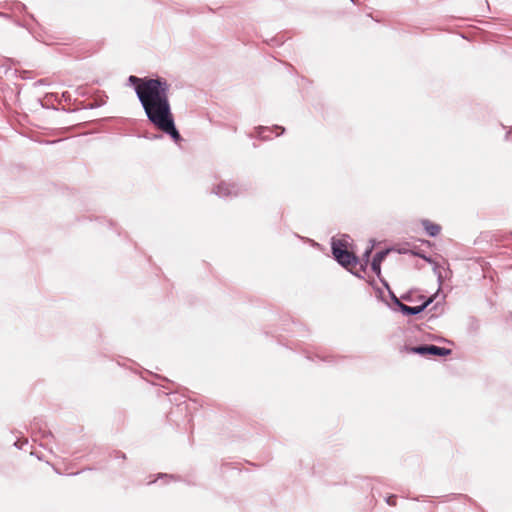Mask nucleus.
I'll return each mask as SVG.
<instances>
[{
	"label": "nucleus",
	"instance_id": "0eeeda50",
	"mask_svg": "<svg viewBox=\"0 0 512 512\" xmlns=\"http://www.w3.org/2000/svg\"><path fill=\"white\" fill-rule=\"evenodd\" d=\"M387 253H388L387 250L378 251L373 256V259L371 262V269L377 276H380V274H381V263L384 260V258L386 257Z\"/></svg>",
	"mask_w": 512,
	"mask_h": 512
},
{
	"label": "nucleus",
	"instance_id": "a211bd4d",
	"mask_svg": "<svg viewBox=\"0 0 512 512\" xmlns=\"http://www.w3.org/2000/svg\"><path fill=\"white\" fill-rule=\"evenodd\" d=\"M365 269H366V264L365 265H361V270L365 271Z\"/></svg>",
	"mask_w": 512,
	"mask_h": 512
},
{
	"label": "nucleus",
	"instance_id": "f03ea898",
	"mask_svg": "<svg viewBox=\"0 0 512 512\" xmlns=\"http://www.w3.org/2000/svg\"><path fill=\"white\" fill-rule=\"evenodd\" d=\"M331 250L334 259L342 266L347 268L350 265L359 263V258L347 249V242L344 239L332 238Z\"/></svg>",
	"mask_w": 512,
	"mask_h": 512
},
{
	"label": "nucleus",
	"instance_id": "f8f14e48",
	"mask_svg": "<svg viewBox=\"0 0 512 512\" xmlns=\"http://www.w3.org/2000/svg\"><path fill=\"white\" fill-rule=\"evenodd\" d=\"M53 437H54V436H53V434H52L50 431H44V432L42 433V438H43V439H49V438H53Z\"/></svg>",
	"mask_w": 512,
	"mask_h": 512
},
{
	"label": "nucleus",
	"instance_id": "423d86ee",
	"mask_svg": "<svg viewBox=\"0 0 512 512\" xmlns=\"http://www.w3.org/2000/svg\"><path fill=\"white\" fill-rule=\"evenodd\" d=\"M273 130H279V132L276 133V136H279L285 132V128L278 125H275L273 128L259 126L256 128V134L262 140H269L272 139L271 135L273 133Z\"/></svg>",
	"mask_w": 512,
	"mask_h": 512
},
{
	"label": "nucleus",
	"instance_id": "f3484780",
	"mask_svg": "<svg viewBox=\"0 0 512 512\" xmlns=\"http://www.w3.org/2000/svg\"><path fill=\"white\" fill-rule=\"evenodd\" d=\"M355 276H357L358 278H363L362 275L358 274V273H353Z\"/></svg>",
	"mask_w": 512,
	"mask_h": 512
},
{
	"label": "nucleus",
	"instance_id": "dca6fc26",
	"mask_svg": "<svg viewBox=\"0 0 512 512\" xmlns=\"http://www.w3.org/2000/svg\"><path fill=\"white\" fill-rule=\"evenodd\" d=\"M153 138L154 139H160V138H162V135H160V134L159 135H155Z\"/></svg>",
	"mask_w": 512,
	"mask_h": 512
},
{
	"label": "nucleus",
	"instance_id": "6ab92c4d",
	"mask_svg": "<svg viewBox=\"0 0 512 512\" xmlns=\"http://www.w3.org/2000/svg\"><path fill=\"white\" fill-rule=\"evenodd\" d=\"M14 445H15L16 447H18V448H22V446H18V441H16V442L14 443Z\"/></svg>",
	"mask_w": 512,
	"mask_h": 512
},
{
	"label": "nucleus",
	"instance_id": "9d476101",
	"mask_svg": "<svg viewBox=\"0 0 512 512\" xmlns=\"http://www.w3.org/2000/svg\"><path fill=\"white\" fill-rule=\"evenodd\" d=\"M381 282H382V283L384 284V286L388 289L389 294H390V297H391L392 301L395 303V298H397V296H396V295L391 291V289H390V287H389L388 283H387L385 280H382V279H381Z\"/></svg>",
	"mask_w": 512,
	"mask_h": 512
},
{
	"label": "nucleus",
	"instance_id": "4468645a",
	"mask_svg": "<svg viewBox=\"0 0 512 512\" xmlns=\"http://www.w3.org/2000/svg\"><path fill=\"white\" fill-rule=\"evenodd\" d=\"M62 97L65 99V101L70 100V94L68 92H63Z\"/></svg>",
	"mask_w": 512,
	"mask_h": 512
},
{
	"label": "nucleus",
	"instance_id": "f257e3e1",
	"mask_svg": "<svg viewBox=\"0 0 512 512\" xmlns=\"http://www.w3.org/2000/svg\"><path fill=\"white\" fill-rule=\"evenodd\" d=\"M128 84L134 87L148 121L157 129L179 142L182 137L176 128L172 113L169 90L170 84L163 77L149 78L130 75Z\"/></svg>",
	"mask_w": 512,
	"mask_h": 512
},
{
	"label": "nucleus",
	"instance_id": "ddd939ff",
	"mask_svg": "<svg viewBox=\"0 0 512 512\" xmlns=\"http://www.w3.org/2000/svg\"><path fill=\"white\" fill-rule=\"evenodd\" d=\"M415 255H417V256H419V257L423 258L425 261H427V262H429V263H431V262H432V259H431L430 257H427V256H426V255H424V254L415 253Z\"/></svg>",
	"mask_w": 512,
	"mask_h": 512
},
{
	"label": "nucleus",
	"instance_id": "20e7f679",
	"mask_svg": "<svg viewBox=\"0 0 512 512\" xmlns=\"http://www.w3.org/2000/svg\"><path fill=\"white\" fill-rule=\"evenodd\" d=\"M217 196L224 199H231L241 193L240 187L235 183L221 182L213 190Z\"/></svg>",
	"mask_w": 512,
	"mask_h": 512
},
{
	"label": "nucleus",
	"instance_id": "7ed1b4c3",
	"mask_svg": "<svg viewBox=\"0 0 512 512\" xmlns=\"http://www.w3.org/2000/svg\"><path fill=\"white\" fill-rule=\"evenodd\" d=\"M405 349L413 354H418L421 356H448L451 354V349L445 347H439L433 344H422L414 347H405Z\"/></svg>",
	"mask_w": 512,
	"mask_h": 512
},
{
	"label": "nucleus",
	"instance_id": "aec40b11",
	"mask_svg": "<svg viewBox=\"0 0 512 512\" xmlns=\"http://www.w3.org/2000/svg\"><path fill=\"white\" fill-rule=\"evenodd\" d=\"M38 83L43 84V83H44V80H43V79H41V80H39V81H38Z\"/></svg>",
	"mask_w": 512,
	"mask_h": 512
},
{
	"label": "nucleus",
	"instance_id": "39448f33",
	"mask_svg": "<svg viewBox=\"0 0 512 512\" xmlns=\"http://www.w3.org/2000/svg\"><path fill=\"white\" fill-rule=\"evenodd\" d=\"M433 298H428L425 302H423L421 305L418 306H408L404 303H402L398 298H395V305L398 307V309L401 311V313L405 316H414L417 314L422 313L427 306L432 303Z\"/></svg>",
	"mask_w": 512,
	"mask_h": 512
},
{
	"label": "nucleus",
	"instance_id": "9b49d317",
	"mask_svg": "<svg viewBox=\"0 0 512 512\" xmlns=\"http://www.w3.org/2000/svg\"><path fill=\"white\" fill-rule=\"evenodd\" d=\"M316 357H318L320 360H322L323 362H327V363H331L333 362L330 358L331 356H322L320 354H316Z\"/></svg>",
	"mask_w": 512,
	"mask_h": 512
},
{
	"label": "nucleus",
	"instance_id": "6e6552de",
	"mask_svg": "<svg viewBox=\"0 0 512 512\" xmlns=\"http://www.w3.org/2000/svg\"><path fill=\"white\" fill-rule=\"evenodd\" d=\"M422 225H423L425 232L430 237H436L441 231V227L438 224H434V223L430 222L429 220H423Z\"/></svg>",
	"mask_w": 512,
	"mask_h": 512
},
{
	"label": "nucleus",
	"instance_id": "1a4fd4ad",
	"mask_svg": "<svg viewBox=\"0 0 512 512\" xmlns=\"http://www.w3.org/2000/svg\"><path fill=\"white\" fill-rule=\"evenodd\" d=\"M396 499H397V496L396 495H390L386 498V503L390 506H395L396 505Z\"/></svg>",
	"mask_w": 512,
	"mask_h": 512
},
{
	"label": "nucleus",
	"instance_id": "2eb2a0df",
	"mask_svg": "<svg viewBox=\"0 0 512 512\" xmlns=\"http://www.w3.org/2000/svg\"><path fill=\"white\" fill-rule=\"evenodd\" d=\"M161 477H165V478L166 477H170V478H172L173 476L172 475H168V474H162Z\"/></svg>",
	"mask_w": 512,
	"mask_h": 512
}]
</instances>
